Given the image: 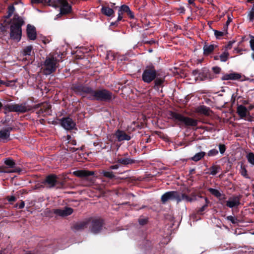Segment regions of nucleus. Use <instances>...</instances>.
<instances>
[{
	"label": "nucleus",
	"instance_id": "nucleus-1",
	"mask_svg": "<svg viewBox=\"0 0 254 254\" xmlns=\"http://www.w3.org/2000/svg\"><path fill=\"white\" fill-rule=\"evenodd\" d=\"M10 38L18 42L20 40L22 34L21 26L24 24L23 18L15 14L11 20Z\"/></svg>",
	"mask_w": 254,
	"mask_h": 254
},
{
	"label": "nucleus",
	"instance_id": "nucleus-2",
	"mask_svg": "<svg viewBox=\"0 0 254 254\" xmlns=\"http://www.w3.org/2000/svg\"><path fill=\"white\" fill-rule=\"evenodd\" d=\"M82 90L90 94L93 99L107 101L112 99V94L110 91L102 89L93 90L89 87H83Z\"/></svg>",
	"mask_w": 254,
	"mask_h": 254
},
{
	"label": "nucleus",
	"instance_id": "nucleus-3",
	"mask_svg": "<svg viewBox=\"0 0 254 254\" xmlns=\"http://www.w3.org/2000/svg\"><path fill=\"white\" fill-rule=\"evenodd\" d=\"M58 64V61L53 56L46 58L43 64H42L41 70L45 75H49L54 72Z\"/></svg>",
	"mask_w": 254,
	"mask_h": 254
},
{
	"label": "nucleus",
	"instance_id": "nucleus-4",
	"mask_svg": "<svg viewBox=\"0 0 254 254\" xmlns=\"http://www.w3.org/2000/svg\"><path fill=\"white\" fill-rule=\"evenodd\" d=\"M3 108L5 111L18 113H24L30 111L32 109V107L26 103L8 104L4 106Z\"/></svg>",
	"mask_w": 254,
	"mask_h": 254
},
{
	"label": "nucleus",
	"instance_id": "nucleus-5",
	"mask_svg": "<svg viewBox=\"0 0 254 254\" xmlns=\"http://www.w3.org/2000/svg\"><path fill=\"white\" fill-rule=\"evenodd\" d=\"M157 76V71L153 65L146 66L142 74V80L145 83H150L154 80Z\"/></svg>",
	"mask_w": 254,
	"mask_h": 254
},
{
	"label": "nucleus",
	"instance_id": "nucleus-6",
	"mask_svg": "<svg viewBox=\"0 0 254 254\" xmlns=\"http://www.w3.org/2000/svg\"><path fill=\"white\" fill-rule=\"evenodd\" d=\"M171 115L172 118L175 121H179L184 123L186 126L195 127L198 123V121L196 120L185 117L177 113H172Z\"/></svg>",
	"mask_w": 254,
	"mask_h": 254
},
{
	"label": "nucleus",
	"instance_id": "nucleus-7",
	"mask_svg": "<svg viewBox=\"0 0 254 254\" xmlns=\"http://www.w3.org/2000/svg\"><path fill=\"white\" fill-rule=\"evenodd\" d=\"M56 6L60 8V13L57 16L59 17L61 15L66 14L71 11V6L65 0H57L55 2Z\"/></svg>",
	"mask_w": 254,
	"mask_h": 254
},
{
	"label": "nucleus",
	"instance_id": "nucleus-8",
	"mask_svg": "<svg viewBox=\"0 0 254 254\" xmlns=\"http://www.w3.org/2000/svg\"><path fill=\"white\" fill-rule=\"evenodd\" d=\"M179 192L177 191H168L161 196V201L165 204L167 201L171 200H176L178 203L181 202Z\"/></svg>",
	"mask_w": 254,
	"mask_h": 254
},
{
	"label": "nucleus",
	"instance_id": "nucleus-9",
	"mask_svg": "<svg viewBox=\"0 0 254 254\" xmlns=\"http://www.w3.org/2000/svg\"><path fill=\"white\" fill-rule=\"evenodd\" d=\"M89 223V228L92 233L97 234L101 231L103 224L102 220L94 219Z\"/></svg>",
	"mask_w": 254,
	"mask_h": 254
},
{
	"label": "nucleus",
	"instance_id": "nucleus-10",
	"mask_svg": "<svg viewBox=\"0 0 254 254\" xmlns=\"http://www.w3.org/2000/svg\"><path fill=\"white\" fill-rule=\"evenodd\" d=\"M61 126L66 130H70L74 128L75 122L70 118H64L61 120Z\"/></svg>",
	"mask_w": 254,
	"mask_h": 254
},
{
	"label": "nucleus",
	"instance_id": "nucleus-11",
	"mask_svg": "<svg viewBox=\"0 0 254 254\" xmlns=\"http://www.w3.org/2000/svg\"><path fill=\"white\" fill-rule=\"evenodd\" d=\"M118 141H128L131 139L129 135L127 134L125 131L120 129L116 130L114 134Z\"/></svg>",
	"mask_w": 254,
	"mask_h": 254
},
{
	"label": "nucleus",
	"instance_id": "nucleus-12",
	"mask_svg": "<svg viewBox=\"0 0 254 254\" xmlns=\"http://www.w3.org/2000/svg\"><path fill=\"white\" fill-rule=\"evenodd\" d=\"M57 182L56 176L50 175L48 176L44 182V185L48 188H52L55 186Z\"/></svg>",
	"mask_w": 254,
	"mask_h": 254
},
{
	"label": "nucleus",
	"instance_id": "nucleus-13",
	"mask_svg": "<svg viewBox=\"0 0 254 254\" xmlns=\"http://www.w3.org/2000/svg\"><path fill=\"white\" fill-rule=\"evenodd\" d=\"M54 213L62 217L69 215L73 212V209L70 207H64V209H56L53 210Z\"/></svg>",
	"mask_w": 254,
	"mask_h": 254
},
{
	"label": "nucleus",
	"instance_id": "nucleus-14",
	"mask_svg": "<svg viewBox=\"0 0 254 254\" xmlns=\"http://www.w3.org/2000/svg\"><path fill=\"white\" fill-rule=\"evenodd\" d=\"M208 79H212V77L209 70L205 68L202 69L200 72H199V76L196 77V80H200L201 81Z\"/></svg>",
	"mask_w": 254,
	"mask_h": 254
},
{
	"label": "nucleus",
	"instance_id": "nucleus-15",
	"mask_svg": "<svg viewBox=\"0 0 254 254\" xmlns=\"http://www.w3.org/2000/svg\"><path fill=\"white\" fill-rule=\"evenodd\" d=\"M240 199L239 196H233L229 198L228 200L226 201V205L229 208H233L237 207L240 204Z\"/></svg>",
	"mask_w": 254,
	"mask_h": 254
},
{
	"label": "nucleus",
	"instance_id": "nucleus-16",
	"mask_svg": "<svg viewBox=\"0 0 254 254\" xmlns=\"http://www.w3.org/2000/svg\"><path fill=\"white\" fill-rule=\"evenodd\" d=\"M27 35L28 38L34 40L36 38V31L34 26L28 24L27 26Z\"/></svg>",
	"mask_w": 254,
	"mask_h": 254
},
{
	"label": "nucleus",
	"instance_id": "nucleus-17",
	"mask_svg": "<svg viewBox=\"0 0 254 254\" xmlns=\"http://www.w3.org/2000/svg\"><path fill=\"white\" fill-rule=\"evenodd\" d=\"M237 113L241 118H244L250 114L248 109L242 105L237 107Z\"/></svg>",
	"mask_w": 254,
	"mask_h": 254
},
{
	"label": "nucleus",
	"instance_id": "nucleus-18",
	"mask_svg": "<svg viewBox=\"0 0 254 254\" xmlns=\"http://www.w3.org/2000/svg\"><path fill=\"white\" fill-rule=\"evenodd\" d=\"M73 175L80 178H86L89 176L93 175L94 173L93 171L86 170H78L73 172Z\"/></svg>",
	"mask_w": 254,
	"mask_h": 254
},
{
	"label": "nucleus",
	"instance_id": "nucleus-19",
	"mask_svg": "<svg viewBox=\"0 0 254 254\" xmlns=\"http://www.w3.org/2000/svg\"><path fill=\"white\" fill-rule=\"evenodd\" d=\"M12 130V128L8 127L4 128L0 131V140H7L9 139L10 132Z\"/></svg>",
	"mask_w": 254,
	"mask_h": 254
},
{
	"label": "nucleus",
	"instance_id": "nucleus-20",
	"mask_svg": "<svg viewBox=\"0 0 254 254\" xmlns=\"http://www.w3.org/2000/svg\"><path fill=\"white\" fill-rule=\"evenodd\" d=\"M208 191L215 196L218 198L220 200H223L225 199V196L224 194H222L220 193V192L214 189L209 188L208 189Z\"/></svg>",
	"mask_w": 254,
	"mask_h": 254
},
{
	"label": "nucleus",
	"instance_id": "nucleus-21",
	"mask_svg": "<svg viewBox=\"0 0 254 254\" xmlns=\"http://www.w3.org/2000/svg\"><path fill=\"white\" fill-rule=\"evenodd\" d=\"M241 76L237 73H232L224 75L222 78V80H236L241 78Z\"/></svg>",
	"mask_w": 254,
	"mask_h": 254
},
{
	"label": "nucleus",
	"instance_id": "nucleus-22",
	"mask_svg": "<svg viewBox=\"0 0 254 254\" xmlns=\"http://www.w3.org/2000/svg\"><path fill=\"white\" fill-rule=\"evenodd\" d=\"M21 171L20 169H11L9 167L1 166L0 167V173H11L19 172Z\"/></svg>",
	"mask_w": 254,
	"mask_h": 254
},
{
	"label": "nucleus",
	"instance_id": "nucleus-23",
	"mask_svg": "<svg viewBox=\"0 0 254 254\" xmlns=\"http://www.w3.org/2000/svg\"><path fill=\"white\" fill-rule=\"evenodd\" d=\"M216 47L217 46L214 44H205L203 48L204 54L206 55L210 54Z\"/></svg>",
	"mask_w": 254,
	"mask_h": 254
},
{
	"label": "nucleus",
	"instance_id": "nucleus-24",
	"mask_svg": "<svg viewBox=\"0 0 254 254\" xmlns=\"http://www.w3.org/2000/svg\"><path fill=\"white\" fill-rule=\"evenodd\" d=\"M89 224V221H82L76 223L74 225V228L75 230H80L87 227Z\"/></svg>",
	"mask_w": 254,
	"mask_h": 254
},
{
	"label": "nucleus",
	"instance_id": "nucleus-25",
	"mask_svg": "<svg viewBox=\"0 0 254 254\" xmlns=\"http://www.w3.org/2000/svg\"><path fill=\"white\" fill-rule=\"evenodd\" d=\"M196 111L200 114L205 115H209L210 110L208 107L204 106H200L196 109Z\"/></svg>",
	"mask_w": 254,
	"mask_h": 254
},
{
	"label": "nucleus",
	"instance_id": "nucleus-26",
	"mask_svg": "<svg viewBox=\"0 0 254 254\" xmlns=\"http://www.w3.org/2000/svg\"><path fill=\"white\" fill-rule=\"evenodd\" d=\"M101 11L104 14L108 16L112 15L114 13L113 9L109 7H103Z\"/></svg>",
	"mask_w": 254,
	"mask_h": 254
},
{
	"label": "nucleus",
	"instance_id": "nucleus-27",
	"mask_svg": "<svg viewBox=\"0 0 254 254\" xmlns=\"http://www.w3.org/2000/svg\"><path fill=\"white\" fill-rule=\"evenodd\" d=\"M4 163L7 167H10L11 169H18L15 167V163L14 160L9 158H6L4 160Z\"/></svg>",
	"mask_w": 254,
	"mask_h": 254
},
{
	"label": "nucleus",
	"instance_id": "nucleus-28",
	"mask_svg": "<svg viewBox=\"0 0 254 254\" xmlns=\"http://www.w3.org/2000/svg\"><path fill=\"white\" fill-rule=\"evenodd\" d=\"M101 174L103 175L105 177L107 178L110 179H112L115 178V175L114 174V173L112 171H108L103 170Z\"/></svg>",
	"mask_w": 254,
	"mask_h": 254
},
{
	"label": "nucleus",
	"instance_id": "nucleus-29",
	"mask_svg": "<svg viewBox=\"0 0 254 254\" xmlns=\"http://www.w3.org/2000/svg\"><path fill=\"white\" fill-rule=\"evenodd\" d=\"M118 162L123 165H128L133 163V161L127 158H121L118 159Z\"/></svg>",
	"mask_w": 254,
	"mask_h": 254
},
{
	"label": "nucleus",
	"instance_id": "nucleus-30",
	"mask_svg": "<svg viewBox=\"0 0 254 254\" xmlns=\"http://www.w3.org/2000/svg\"><path fill=\"white\" fill-rule=\"evenodd\" d=\"M205 153L201 151L200 152L195 154L192 158L191 159L194 161H198L204 157Z\"/></svg>",
	"mask_w": 254,
	"mask_h": 254
},
{
	"label": "nucleus",
	"instance_id": "nucleus-31",
	"mask_svg": "<svg viewBox=\"0 0 254 254\" xmlns=\"http://www.w3.org/2000/svg\"><path fill=\"white\" fill-rule=\"evenodd\" d=\"M179 195L181 197V201L183 200H185L187 202H191L193 200L192 198L190 197L185 193H181L179 192Z\"/></svg>",
	"mask_w": 254,
	"mask_h": 254
},
{
	"label": "nucleus",
	"instance_id": "nucleus-32",
	"mask_svg": "<svg viewBox=\"0 0 254 254\" xmlns=\"http://www.w3.org/2000/svg\"><path fill=\"white\" fill-rule=\"evenodd\" d=\"M154 80L155 87L161 86L164 82V79L162 78H155Z\"/></svg>",
	"mask_w": 254,
	"mask_h": 254
},
{
	"label": "nucleus",
	"instance_id": "nucleus-33",
	"mask_svg": "<svg viewBox=\"0 0 254 254\" xmlns=\"http://www.w3.org/2000/svg\"><path fill=\"white\" fill-rule=\"evenodd\" d=\"M52 0H31L32 3H41L44 4L50 5Z\"/></svg>",
	"mask_w": 254,
	"mask_h": 254
},
{
	"label": "nucleus",
	"instance_id": "nucleus-34",
	"mask_svg": "<svg viewBox=\"0 0 254 254\" xmlns=\"http://www.w3.org/2000/svg\"><path fill=\"white\" fill-rule=\"evenodd\" d=\"M248 162L253 165H254V153L250 152L246 156Z\"/></svg>",
	"mask_w": 254,
	"mask_h": 254
},
{
	"label": "nucleus",
	"instance_id": "nucleus-35",
	"mask_svg": "<svg viewBox=\"0 0 254 254\" xmlns=\"http://www.w3.org/2000/svg\"><path fill=\"white\" fill-rule=\"evenodd\" d=\"M228 56L229 53L227 51H225L219 56L220 60L221 62H225L228 60Z\"/></svg>",
	"mask_w": 254,
	"mask_h": 254
},
{
	"label": "nucleus",
	"instance_id": "nucleus-36",
	"mask_svg": "<svg viewBox=\"0 0 254 254\" xmlns=\"http://www.w3.org/2000/svg\"><path fill=\"white\" fill-rule=\"evenodd\" d=\"M32 50V47L31 46H27L23 50V55L24 56L30 55Z\"/></svg>",
	"mask_w": 254,
	"mask_h": 254
},
{
	"label": "nucleus",
	"instance_id": "nucleus-37",
	"mask_svg": "<svg viewBox=\"0 0 254 254\" xmlns=\"http://www.w3.org/2000/svg\"><path fill=\"white\" fill-rule=\"evenodd\" d=\"M15 8L14 7L13 5H10L8 6V14L7 16H6V18H9L12 14L13 13L14 11Z\"/></svg>",
	"mask_w": 254,
	"mask_h": 254
},
{
	"label": "nucleus",
	"instance_id": "nucleus-38",
	"mask_svg": "<svg viewBox=\"0 0 254 254\" xmlns=\"http://www.w3.org/2000/svg\"><path fill=\"white\" fill-rule=\"evenodd\" d=\"M240 173L242 176H243L245 178H249V177L247 175V170L244 167V166H243V165H241V166Z\"/></svg>",
	"mask_w": 254,
	"mask_h": 254
},
{
	"label": "nucleus",
	"instance_id": "nucleus-39",
	"mask_svg": "<svg viewBox=\"0 0 254 254\" xmlns=\"http://www.w3.org/2000/svg\"><path fill=\"white\" fill-rule=\"evenodd\" d=\"M204 199H205L206 203H205V204L203 205L201 208H200L198 209V213H201L202 212L204 211L205 210V209L206 208V207H207V204H208V203L209 202V201H208V199L206 197H205Z\"/></svg>",
	"mask_w": 254,
	"mask_h": 254
},
{
	"label": "nucleus",
	"instance_id": "nucleus-40",
	"mask_svg": "<svg viewBox=\"0 0 254 254\" xmlns=\"http://www.w3.org/2000/svg\"><path fill=\"white\" fill-rule=\"evenodd\" d=\"M129 10L130 8L127 5H123L120 7L119 11H120V12L123 13V12H124L127 13Z\"/></svg>",
	"mask_w": 254,
	"mask_h": 254
},
{
	"label": "nucleus",
	"instance_id": "nucleus-41",
	"mask_svg": "<svg viewBox=\"0 0 254 254\" xmlns=\"http://www.w3.org/2000/svg\"><path fill=\"white\" fill-rule=\"evenodd\" d=\"M218 167L216 166H213L210 168V174L212 175H215L218 173Z\"/></svg>",
	"mask_w": 254,
	"mask_h": 254
},
{
	"label": "nucleus",
	"instance_id": "nucleus-42",
	"mask_svg": "<svg viewBox=\"0 0 254 254\" xmlns=\"http://www.w3.org/2000/svg\"><path fill=\"white\" fill-rule=\"evenodd\" d=\"M218 153V151L217 150L213 149L210 150L207 153L208 156H213L216 155Z\"/></svg>",
	"mask_w": 254,
	"mask_h": 254
},
{
	"label": "nucleus",
	"instance_id": "nucleus-43",
	"mask_svg": "<svg viewBox=\"0 0 254 254\" xmlns=\"http://www.w3.org/2000/svg\"><path fill=\"white\" fill-rule=\"evenodd\" d=\"M3 83L2 84L5 85V86L9 87L12 86L14 84L15 81L14 80H9L7 81H3Z\"/></svg>",
	"mask_w": 254,
	"mask_h": 254
},
{
	"label": "nucleus",
	"instance_id": "nucleus-44",
	"mask_svg": "<svg viewBox=\"0 0 254 254\" xmlns=\"http://www.w3.org/2000/svg\"><path fill=\"white\" fill-rule=\"evenodd\" d=\"M214 34H215V36L216 37V38H218L221 36H223L225 34V32H222V31H219L217 30H215Z\"/></svg>",
	"mask_w": 254,
	"mask_h": 254
},
{
	"label": "nucleus",
	"instance_id": "nucleus-45",
	"mask_svg": "<svg viewBox=\"0 0 254 254\" xmlns=\"http://www.w3.org/2000/svg\"><path fill=\"white\" fill-rule=\"evenodd\" d=\"M219 151H220L221 154H223L224 153V152L225 151V150H226V148H225V145H224V144H219Z\"/></svg>",
	"mask_w": 254,
	"mask_h": 254
},
{
	"label": "nucleus",
	"instance_id": "nucleus-46",
	"mask_svg": "<svg viewBox=\"0 0 254 254\" xmlns=\"http://www.w3.org/2000/svg\"><path fill=\"white\" fill-rule=\"evenodd\" d=\"M248 17L250 21H253L254 20V12L250 11L249 12Z\"/></svg>",
	"mask_w": 254,
	"mask_h": 254
},
{
	"label": "nucleus",
	"instance_id": "nucleus-47",
	"mask_svg": "<svg viewBox=\"0 0 254 254\" xmlns=\"http://www.w3.org/2000/svg\"><path fill=\"white\" fill-rule=\"evenodd\" d=\"M212 70L213 72L216 74H218L220 73L221 68L219 67L218 66H215L212 67Z\"/></svg>",
	"mask_w": 254,
	"mask_h": 254
},
{
	"label": "nucleus",
	"instance_id": "nucleus-48",
	"mask_svg": "<svg viewBox=\"0 0 254 254\" xmlns=\"http://www.w3.org/2000/svg\"><path fill=\"white\" fill-rule=\"evenodd\" d=\"M6 199L9 202L15 201L16 200V198L14 196H8L6 197Z\"/></svg>",
	"mask_w": 254,
	"mask_h": 254
},
{
	"label": "nucleus",
	"instance_id": "nucleus-49",
	"mask_svg": "<svg viewBox=\"0 0 254 254\" xmlns=\"http://www.w3.org/2000/svg\"><path fill=\"white\" fill-rule=\"evenodd\" d=\"M147 220L145 219H139V223L140 225H144L146 223Z\"/></svg>",
	"mask_w": 254,
	"mask_h": 254
},
{
	"label": "nucleus",
	"instance_id": "nucleus-50",
	"mask_svg": "<svg viewBox=\"0 0 254 254\" xmlns=\"http://www.w3.org/2000/svg\"><path fill=\"white\" fill-rule=\"evenodd\" d=\"M199 70L198 69H195L192 71V73L194 76H199V72H200Z\"/></svg>",
	"mask_w": 254,
	"mask_h": 254
},
{
	"label": "nucleus",
	"instance_id": "nucleus-51",
	"mask_svg": "<svg viewBox=\"0 0 254 254\" xmlns=\"http://www.w3.org/2000/svg\"><path fill=\"white\" fill-rule=\"evenodd\" d=\"M127 14L128 15V16L130 18H134V15H133V12L130 10V9L129 10L128 12H127Z\"/></svg>",
	"mask_w": 254,
	"mask_h": 254
},
{
	"label": "nucleus",
	"instance_id": "nucleus-52",
	"mask_svg": "<svg viewBox=\"0 0 254 254\" xmlns=\"http://www.w3.org/2000/svg\"><path fill=\"white\" fill-rule=\"evenodd\" d=\"M227 220L231 221L233 223H235V220H234V218L233 216H228L227 217Z\"/></svg>",
	"mask_w": 254,
	"mask_h": 254
},
{
	"label": "nucleus",
	"instance_id": "nucleus-53",
	"mask_svg": "<svg viewBox=\"0 0 254 254\" xmlns=\"http://www.w3.org/2000/svg\"><path fill=\"white\" fill-rule=\"evenodd\" d=\"M119 167V166L117 164L116 165H112V166H111L110 167H109V169H111V170H115V169H118Z\"/></svg>",
	"mask_w": 254,
	"mask_h": 254
},
{
	"label": "nucleus",
	"instance_id": "nucleus-54",
	"mask_svg": "<svg viewBox=\"0 0 254 254\" xmlns=\"http://www.w3.org/2000/svg\"><path fill=\"white\" fill-rule=\"evenodd\" d=\"M250 45H251L252 50L254 51V39L251 40Z\"/></svg>",
	"mask_w": 254,
	"mask_h": 254
},
{
	"label": "nucleus",
	"instance_id": "nucleus-55",
	"mask_svg": "<svg viewBox=\"0 0 254 254\" xmlns=\"http://www.w3.org/2000/svg\"><path fill=\"white\" fill-rule=\"evenodd\" d=\"M235 43V41H230L229 42V44H228L226 48L228 49H230L232 48V45L233 43Z\"/></svg>",
	"mask_w": 254,
	"mask_h": 254
},
{
	"label": "nucleus",
	"instance_id": "nucleus-56",
	"mask_svg": "<svg viewBox=\"0 0 254 254\" xmlns=\"http://www.w3.org/2000/svg\"><path fill=\"white\" fill-rule=\"evenodd\" d=\"M122 15V12H120V11H119L118 21H120L122 20V19L123 18Z\"/></svg>",
	"mask_w": 254,
	"mask_h": 254
},
{
	"label": "nucleus",
	"instance_id": "nucleus-57",
	"mask_svg": "<svg viewBox=\"0 0 254 254\" xmlns=\"http://www.w3.org/2000/svg\"><path fill=\"white\" fill-rule=\"evenodd\" d=\"M25 206V203L24 201H21L20 203L18 205V207L20 209L23 208Z\"/></svg>",
	"mask_w": 254,
	"mask_h": 254
},
{
	"label": "nucleus",
	"instance_id": "nucleus-58",
	"mask_svg": "<svg viewBox=\"0 0 254 254\" xmlns=\"http://www.w3.org/2000/svg\"><path fill=\"white\" fill-rule=\"evenodd\" d=\"M188 1L190 4L194 5V0H189Z\"/></svg>",
	"mask_w": 254,
	"mask_h": 254
},
{
	"label": "nucleus",
	"instance_id": "nucleus-59",
	"mask_svg": "<svg viewBox=\"0 0 254 254\" xmlns=\"http://www.w3.org/2000/svg\"><path fill=\"white\" fill-rule=\"evenodd\" d=\"M146 43H148L149 44H152L154 43L155 41L153 40H151V41H147V42H146Z\"/></svg>",
	"mask_w": 254,
	"mask_h": 254
},
{
	"label": "nucleus",
	"instance_id": "nucleus-60",
	"mask_svg": "<svg viewBox=\"0 0 254 254\" xmlns=\"http://www.w3.org/2000/svg\"><path fill=\"white\" fill-rule=\"evenodd\" d=\"M231 20L230 18L229 17L228 19V20H227V21L226 22L227 25H228L229 24V23L231 22Z\"/></svg>",
	"mask_w": 254,
	"mask_h": 254
},
{
	"label": "nucleus",
	"instance_id": "nucleus-61",
	"mask_svg": "<svg viewBox=\"0 0 254 254\" xmlns=\"http://www.w3.org/2000/svg\"><path fill=\"white\" fill-rule=\"evenodd\" d=\"M220 59L219 56H216L214 57V60H218Z\"/></svg>",
	"mask_w": 254,
	"mask_h": 254
},
{
	"label": "nucleus",
	"instance_id": "nucleus-62",
	"mask_svg": "<svg viewBox=\"0 0 254 254\" xmlns=\"http://www.w3.org/2000/svg\"><path fill=\"white\" fill-rule=\"evenodd\" d=\"M251 11L254 12V4L253 5L252 9L251 10Z\"/></svg>",
	"mask_w": 254,
	"mask_h": 254
},
{
	"label": "nucleus",
	"instance_id": "nucleus-63",
	"mask_svg": "<svg viewBox=\"0 0 254 254\" xmlns=\"http://www.w3.org/2000/svg\"><path fill=\"white\" fill-rule=\"evenodd\" d=\"M254 107V106H250V107H249V109L248 110L249 111L250 110H251V109H252Z\"/></svg>",
	"mask_w": 254,
	"mask_h": 254
},
{
	"label": "nucleus",
	"instance_id": "nucleus-64",
	"mask_svg": "<svg viewBox=\"0 0 254 254\" xmlns=\"http://www.w3.org/2000/svg\"><path fill=\"white\" fill-rule=\"evenodd\" d=\"M252 57L254 60V52L252 54Z\"/></svg>",
	"mask_w": 254,
	"mask_h": 254
}]
</instances>
